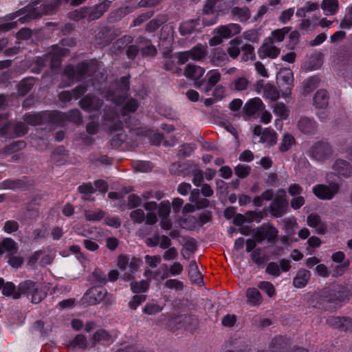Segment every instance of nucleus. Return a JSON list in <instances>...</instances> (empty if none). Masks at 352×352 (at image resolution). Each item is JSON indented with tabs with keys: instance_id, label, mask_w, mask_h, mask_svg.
Here are the masks:
<instances>
[{
	"instance_id": "f257e3e1",
	"label": "nucleus",
	"mask_w": 352,
	"mask_h": 352,
	"mask_svg": "<svg viewBox=\"0 0 352 352\" xmlns=\"http://www.w3.org/2000/svg\"><path fill=\"white\" fill-rule=\"evenodd\" d=\"M318 299V305L316 307L328 310L327 305L328 303L341 302L348 298L349 292L344 287L336 286L324 287L316 293Z\"/></svg>"
},
{
	"instance_id": "f03ea898",
	"label": "nucleus",
	"mask_w": 352,
	"mask_h": 352,
	"mask_svg": "<svg viewBox=\"0 0 352 352\" xmlns=\"http://www.w3.org/2000/svg\"><path fill=\"white\" fill-rule=\"evenodd\" d=\"M21 296H30L31 302L34 304L39 303L45 297L37 283L32 280H25L19 284L17 294H15L14 299H19Z\"/></svg>"
},
{
	"instance_id": "7ed1b4c3",
	"label": "nucleus",
	"mask_w": 352,
	"mask_h": 352,
	"mask_svg": "<svg viewBox=\"0 0 352 352\" xmlns=\"http://www.w3.org/2000/svg\"><path fill=\"white\" fill-rule=\"evenodd\" d=\"M289 208L286 192L284 189H279L268 207L270 215L274 218H280L287 213Z\"/></svg>"
},
{
	"instance_id": "20e7f679",
	"label": "nucleus",
	"mask_w": 352,
	"mask_h": 352,
	"mask_svg": "<svg viewBox=\"0 0 352 352\" xmlns=\"http://www.w3.org/2000/svg\"><path fill=\"white\" fill-rule=\"evenodd\" d=\"M89 66L90 65L87 60H82L76 65L69 64L64 68L63 74L70 80L80 82L87 74Z\"/></svg>"
},
{
	"instance_id": "39448f33",
	"label": "nucleus",
	"mask_w": 352,
	"mask_h": 352,
	"mask_svg": "<svg viewBox=\"0 0 352 352\" xmlns=\"http://www.w3.org/2000/svg\"><path fill=\"white\" fill-rule=\"evenodd\" d=\"M107 294L103 287L94 286L89 288L83 295L81 301L83 305H94L100 303Z\"/></svg>"
},
{
	"instance_id": "423d86ee",
	"label": "nucleus",
	"mask_w": 352,
	"mask_h": 352,
	"mask_svg": "<svg viewBox=\"0 0 352 352\" xmlns=\"http://www.w3.org/2000/svg\"><path fill=\"white\" fill-rule=\"evenodd\" d=\"M340 186L336 183H332L329 186L320 184L312 188L314 195L321 200H331L338 192Z\"/></svg>"
},
{
	"instance_id": "0eeeda50",
	"label": "nucleus",
	"mask_w": 352,
	"mask_h": 352,
	"mask_svg": "<svg viewBox=\"0 0 352 352\" xmlns=\"http://www.w3.org/2000/svg\"><path fill=\"white\" fill-rule=\"evenodd\" d=\"M204 73V68L193 64H188L184 71L186 77L193 80L195 87L198 89L204 85L205 78H202Z\"/></svg>"
},
{
	"instance_id": "6e6552de",
	"label": "nucleus",
	"mask_w": 352,
	"mask_h": 352,
	"mask_svg": "<svg viewBox=\"0 0 352 352\" xmlns=\"http://www.w3.org/2000/svg\"><path fill=\"white\" fill-rule=\"evenodd\" d=\"M279 85L278 87L284 97L289 96L292 90L294 75L293 72L289 69H285L281 71L279 74Z\"/></svg>"
},
{
	"instance_id": "1a4fd4ad",
	"label": "nucleus",
	"mask_w": 352,
	"mask_h": 352,
	"mask_svg": "<svg viewBox=\"0 0 352 352\" xmlns=\"http://www.w3.org/2000/svg\"><path fill=\"white\" fill-rule=\"evenodd\" d=\"M311 153L313 158L323 161L327 160L331 155L332 148L329 143L319 141L312 146Z\"/></svg>"
},
{
	"instance_id": "9d476101",
	"label": "nucleus",
	"mask_w": 352,
	"mask_h": 352,
	"mask_svg": "<svg viewBox=\"0 0 352 352\" xmlns=\"http://www.w3.org/2000/svg\"><path fill=\"white\" fill-rule=\"evenodd\" d=\"M103 101L98 96L87 94L79 101L80 108L87 112L98 111L102 106Z\"/></svg>"
},
{
	"instance_id": "9b49d317",
	"label": "nucleus",
	"mask_w": 352,
	"mask_h": 352,
	"mask_svg": "<svg viewBox=\"0 0 352 352\" xmlns=\"http://www.w3.org/2000/svg\"><path fill=\"white\" fill-rule=\"evenodd\" d=\"M194 166V163L190 160L184 162H176L170 164L169 171L172 175L185 177L191 175L192 168Z\"/></svg>"
},
{
	"instance_id": "f8f14e48",
	"label": "nucleus",
	"mask_w": 352,
	"mask_h": 352,
	"mask_svg": "<svg viewBox=\"0 0 352 352\" xmlns=\"http://www.w3.org/2000/svg\"><path fill=\"white\" fill-rule=\"evenodd\" d=\"M291 345L290 339L283 336H276L270 342L269 349L271 352H289Z\"/></svg>"
},
{
	"instance_id": "ddd939ff",
	"label": "nucleus",
	"mask_w": 352,
	"mask_h": 352,
	"mask_svg": "<svg viewBox=\"0 0 352 352\" xmlns=\"http://www.w3.org/2000/svg\"><path fill=\"white\" fill-rule=\"evenodd\" d=\"M265 105L259 98H254L246 102L243 108V113L245 116H252L262 111Z\"/></svg>"
},
{
	"instance_id": "4468645a",
	"label": "nucleus",
	"mask_w": 352,
	"mask_h": 352,
	"mask_svg": "<svg viewBox=\"0 0 352 352\" xmlns=\"http://www.w3.org/2000/svg\"><path fill=\"white\" fill-rule=\"evenodd\" d=\"M278 234V230L274 226L267 224L265 228H258L256 238L258 241L265 239L270 243H274L277 239Z\"/></svg>"
},
{
	"instance_id": "2eb2a0df",
	"label": "nucleus",
	"mask_w": 352,
	"mask_h": 352,
	"mask_svg": "<svg viewBox=\"0 0 352 352\" xmlns=\"http://www.w3.org/2000/svg\"><path fill=\"white\" fill-rule=\"evenodd\" d=\"M329 324L343 331H352V318L346 316H333L328 320Z\"/></svg>"
},
{
	"instance_id": "dca6fc26",
	"label": "nucleus",
	"mask_w": 352,
	"mask_h": 352,
	"mask_svg": "<svg viewBox=\"0 0 352 352\" xmlns=\"http://www.w3.org/2000/svg\"><path fill=\"white\" fill-rule=\"evenodd\" d=\"M298 128L304 134L312 135L316 131L317 123L313 118L302 116L298 122Z\"/></svg>"
},
{
	"instance_id": "f3484780",
	"label": "nucleus",
	"mask_w": 352,
	"mask_h": 352,
	"mask_svg": "<svg viewBox=\"0 0 352 352\" xmlns=\"http://www.w3.org/2000/svg\"><path fill=\"white\" fill-rule=\"evenodd\" d=\"M111 4V1L104 0L93 7H89V21H94L100 18L104 13L108 10Z\"/></svg>"
},
{
	"instance_id": "a211bd4d",
	"label": "nucleus",
	"mask_w": 352,
	"mask_h": 352,
	"mask_svg": "<svg viewBox=\"0 0 352 352\" xmlns=\"http://www.w3.org/2000/svg\"><path fill=\"white\" fill-rule=\"evenodd\" d=\"M280 52V50L273 45L272 43H264L258 50L260 58H276Z\"/></svg>"
},
{
	"instance_id": "6ab92c4d",
	"label": "nucleus",
	"mask_w": 352,
	"mask_h": 352,
	"mask_svg": "<svg viewBox=\"0 0 352 352\" xmlns=\"http://www.w3.org/2000/svg\"><path fill=\"white\" fill-rule=\"evenodd\" d=\"M137 6L133 5H125L112 11L109 16L110 22H116L124 18L125 16L132 13Z\"/></svg>"
},
{
	"instance_id": "aec40b11",
	"label": "nucleus",
	"mask_w": 352,
	"mask_h": 352,
	"mask_svg": "<svg viewBox=\"0 0 352 352\" xmlns=\"http://www.w3.org/2000/svg\"><path fill=\"white\" fill-rule=\"evenodd\" d=\"M45 124L63 125L65 113L58 111H44Z\"/></svg>"
},
{
	"instance_id": "412c9836",
	"label": "nucleus",
	"mask_w": 352,
	"mask_h": 352,
	"mask_svg": "<svg viewBox=\"0 0 352 352\" xmlns=\"http://www.w3.org/2000/svg\"><path fill=\"white\" fill-rule=\"evenodd\" d=\"M311 272L306 269L300 268L293 278V285L298 289L304 288L311 278Z\"/></svg>"
},
{
	"instance_id": "4be33fe9",
	"label": "nucleus",
	"mask_w": 352,
	"mask_h": 352,
	"mask_svg": "<svg viewBox=\"0 0 352 352\" xmlns=\"http://www.w3.org/2000/svg\"><path fill=\"white\" fill-rule=\"evenodd\" d=\"M333 169L339 175L349 177L352 175V166L347 161L338 159L333 165Z\"/></svg>"
},
{
	"instance_id": "5701e85b",
	"label": "nucleus",
	"mask_w": 352,
	"mask_h": 352,
	"mask_svg": "<svg viewBox=\"0 0 352 352\" xmlns=\"http://www.w3.org/2000/svg\"><path fill=\"white\" fill-rule=\"evenodd\" d=\"M61 3V0H43L38 3L40 4L41 11L38 14H50L54 13Z\"/></svg>"
},
{
	"instance_id": "b1692460",
	"label": "nucleus",
	"mask_w": 352,
	"mask_h": 352,
	"mask_svg": "<svg viewBox=\"0 0 352 352\" xmlns=\"http://www.w3.org/2000/svg\"><path fill=\"white\" fill-rule=\"evenodd\" d=\"M28 184L23 179H7L0 183V189L6 190H16L20 189L22 190H26Z\"/></svg>"
},
{
	"instance_id": "393cba45",
	"label": "nucleus",
	"mask_w": 352,
	"mask_h": 352,
	"mask_svg": "<svg viewBox=\"0 0 352 352\" xmlns=\"http://www.w3.org/2000/svg\"><path fill=\"white\" fill-rule=\"evenodd\" d=\"M24 121L31 126H38L45 124L44 111L37 113H26L23 116Z\"/></svg>"
},
{
	"instance_id": "a878e982",
	"label": "nucleus",
	"mask_w": 352,
	"mask_h": 352,
	"mask_svg": "<svg viewBox=\"0 0 352 352\" xmlns=\"http://www.w3.org/2000/svg\"><path fill=\"white\" fill-rule=\"evenodd\" d=\"M329 95L325 89H319L313 98V104L316 108L324 109L328 105Z\"/></svg>"
},
{
	"instance_id": "bb28decb",
	"label": "nucleus",
	"mask_w": 352,
	"mask_h": 352,
	"mask_svg": "<svg viewBox=\"0 0 352 352\" xmlns=\"http://www.w3.org/2000/svg\"><path fill=\"white\" fill-rule=\"evenodd\" d=\"M248 303L252 306H259L263 302L261 292L255 287H250L245 293Z\"/></svg>"
},
{
	"instance_id": "cd10ccee",
	"label": "nucleus",
	"mask_w": 352,
	"mask_h": 352,
	"mask_svg": "<svg viewBox=\"0 0 352 352\" xmlns=\"http://www.w3.org/2000/svg\"><path fill=\"white\" fill-rule=\"evenodd\" d=\"M64 122H71L77 125L82 122V116L78 109H72L65 113Z\"/></svg>"
},
{
	"instance_id": "c85d7f7f",
	"label": "nucleus",
	"mask_w": 352,
	"mask_h": 352,
	"mask_svg": "<svg viewBox=\"0 0 352 352\" xmlns=\"http://www.w3.org/2000/svg\"><path fill=\"white\" fill-rule=\"evenodd\" d=\"M321 8L325 15H334L338 10L339 3L338 0H323Z\"/></svg>"
},
{
	"instance_id": "c756f323",
	"label": "nucleus",
	"mask_w": 352,
	"mask_h": 352,
	"mask_svg": "<svg viewBox=\"0 0 352 352\" xmlns=\"http://www.w3.org/2000/svg\"><path fill=\"white\" fill-rule=\"evenodd\" d=\"M36 205V200L34 198L25 204L24 216L26 219L34 220L38 217V209L35 207Z\"/></svg>"
},
{
	"instance_id": "7c9ffc66",
	"label": "nucleus",
	"mask_w": 352,
	"mask_h": 352,
	"mask_svg": "<svg viewBox=\"0 0 352 352\" xmlns=\"http://www.w3.org/2000/svg\"><path fill=\"white\" fill-rule=\"evenodd\" d=\"M231 12L234 16H237L242 23L248 21L251 16L250 10L246 6L242 8L234 7Z\"/></svg>"
},
{
	"instance_id": "2f4dec72",
	"label": "nucleus",
	"mask_w": 352,
	"mask_h": 352,
	"mask_svg": "<svg viewBox=\"0 0 352 352\" xmlns=\"http://www.w3.org/2000/svg\"><path fill=\"white\" fill-rule=\"evenodd\" d=\"M78 191L82 194V198L86 201H94L90 196L96 191L91 182L83 183L78 187Z\"/></svg>"
},
{
	"instance_id": "473e14b6",
	"label": "nucleus",
	"mask_w": 352,
	"mask_h": 352,
	"mask_svg": "<svg viewBox=\"0 0 352 352\" xmlns=\"http://www.w3.org/2000/svg\"><path fill=\"white\" fill-rule=\"evenodd\" d=\"M52 160L58 166H61L67 162V155L63 146H58L52 155Z\"/></svg>"
},
{
	"instance_id": "72a5a7b5",
	"label": "nucleus",
	"mask_w": 352,
	"mask_h": 352,
	"mask_svg": "<svg viewBox=\"0 0 352 352\" xmlns=\"http://www.w3.org/2000/svg\"><path fill=\"white\" fill-rule=\"evenodd\" d=\"M320 78L317 76L309 77L304 82L303 94L307 96L314 91L319 85Z\"/></svg>"
},
{
	"instance_id": "f704fd0d",
	"label": "nucleus",
	"mask_w": 352,
	"mask_h": 352,
	"mask_svg": "<svg viewBox=\"0 0 352 352\" xmlns=\"http://www.w3.org/2000/svg\"><path fill=\"white\" fill-rule=\"evenodd\" d=\"M34 85V80L33 78H23L18 85V91L22 96L28 94Z\"/></svg>"
},
{
	"instance_id": "c9c22d12",
	"label": "nucleus",
	"mask_w": 352,
	"mask_h": 352,
	"mask_svg": "<svg viewBox=\"0 0 352 352\" xmlns=\"http://www.w3.org/2000/svg\"><path fill=\"white\" fill-rule=\"evenodd\" d=\"M212 219V212L210 210H206L204 212L198 214L197 218L192 217L190 221H193V223H197L199 227L210 222Z\"/></svg>"
},
{
	"instance_id": "e433bc0d",
	"label": "nucleus",
	"mask_w": 352,
	"mask_h": 352,
	"mask_svg": "<svg viewBox=\"0 0 352 352\" xmlns=\"http://www.w3.org/2000/svg\"><path fill=\"white\" fill-rule=\"evenodd\" d=\"M197 21L190 20L182 23L179 27V32L182 36H186L192 34L196 28Z\"/></svg>"
},
{
	"instance_id": "4c0bfd02",
	"label": "nucleus",
	"mask_w": 352,
	"mask_h": 352,
	"mask_svg": "<svg viewBox=\"0 0 352 352\" xmlns=\"http://www.w3.org/2000/svg\"><path fill=\"white\" fill-rule=\"evenodd\" d=\"M69 16L74 21H80L82 19H87L89 21V7L85 6L72 11L69 13Z\"/></svg>"
},
{
	"instance_id": "58836bf2",
	"label": "nucleus",
	"mask_w": 352,
	"mask_h": 352,
	"mask_svg": "<svg viewBox=\"0 0 352 352\" xmlns=\"http://www.w3.org/2000/svg\"><path fill=\"white\" fill-rule=\"evenodd\" d=\"M228 60V55L221 48H217L213 52L212 60L214 65L219 66L226 63Z\"/></svg>"
},
{
	"instance_id": "ea45409f",
	"label": "nucleus",
	"mask_w": 352,
	"mask_h": 352,
	"mask_svg": "<svg viewBox=\"0 0 352 352\" xmlns=\"http://www.w3.org/2000/svg\"><path fill=\"white\" fill-rule=\"evenodd\" d=\"M131 290L134 294H140L146 292L149 288L148 282L145 280L140 281H132L130 283Z\"/></svg>"
},
{
	"instance_id": "a19ab883",
	"label": "nucleus",
	"mask_w": 352,
	"mask_h": 352,
	"mask_svg": "<svg viewBox=\"0 0 352 352\" xmlns=\"http://www.w3.org/2000/svg\"><path fill=\"white\" fill-rule=\"evenodd\" d=\"M263 142H267L270 146L276 143L277 134L274 129L266 128L263 130V135L261 137Z\"/></svg>"
},
{
	"instance_id": "79ce46f5",
	"label": "nucleus",
	"mask_w": 352,
	"mask_h": 352,
	"mask_svg": "<svg viewBox=\"0 0 352 352\" xmlns=\"http://www.w3.org/2000/svg\"><path fill=\"white\" fill-rule=\"evenodd\" d=\"M195 149L196 146L195 144L184 143L179 146L177 155L182 157H190Z\"/></svg>"
},
{
	"instance_id": "37998d69",
	"label": "nucleus",
	"mask_w": 352,
	"mask_h": 352,
	"mask_svg": "<svg viewBox=\"0 0 352 352\" xmlns=\"http://www.w3.org/2000/svg\"><path fill=\"white\" fill-rule=\"evenodd\" d=\"M263 96L272 101H276L279 98V92L275 86L267 84L264 87Z\"/></svg>"
},
{
	"instance_id": "c03bdc74",
	"label": "nucleus",
	"mask_w": 352,
	"mask_h": 352,
	"mask_svg": "<svg viewBox=\"0 0 352 352\" xmlns=\"http://www.w3.org/2000/svg\"><path fill=\"white\" fill-rule=\"evenodd\" d=\"M294 143L295 139L292 135L289 133L285 134L279 146L280 151L282 153L288 151Z\"/></svg>"
},
{
	"instance_id": "a18cd8bd",
	"label": "nucleus",
	"mask_w": 352,
	"mask_h": 352,
	"mask_svg": "<svg viewBox=\"0 0 352 352\" xmlns=\"http://www.w3.org/2000/svg\"><path fill=\"white\" fill-rule=\"evenodd\" d=\"M257 287L261 290L265 292L270 298H272L276 296V289L271 282L265 280L260 281L258 283Z\"/></svg>"
},
{
	"instance_id": "49530a36",
	"label": "nucleus",
	"mask_w": 352,
	"mask_h": 352,
	"mask_svg": "<svg viewBox=\"0 0 352 352\" xmlns=\"http://www.w3.org/2000/svg\"><path fill=\"white\" fill-rule=\"evenodd\" d=\"M85 217L87 221H99L104 218V212L101 209L97 210H85Z\"/></svg>"
},
{
	"instance_id": "de8ad7c7",
	"label": "nucleus",
	"mask_w": 352,
	"mask_h": 352,
	"mask_svg": "<svg viewBox=\"0 0 352 352\" xmlns=\"http://www.w3.org/2000/svg\"><path fill=\"white\" fill-rule=\"evenodd\" d=\"M146 45L140 49L141 54L143 57H153L157 53V50L155 45L151 43V40H146Z\"/></svg>"
},
{
	"instance_id": "09e8293b",
	"label": "nucleus",
	"mask_w": 352,
	"mask_h": 352,
	"mask_svg": "<svg viewBox=\"0 0 352 352\" xmlns=\"http://www.w3.org/2000/svg\"><path fill=\"white\" fill-rule=\"evenodd\" d=\"M166 19L164 16H157L147 23L146 30L149 32H155L164 23Z\"/></svg>"
},
{
	"instance_id": "8fccbe9b",
	"label": "nucleus",
	"mask_w": 352,
	"mask_h": 352,
	"mask_svg": "<svg viewBox=\"0 0 352 352\" xmlns=\"http://www.w3.org/2000/svg\"><path fill=\"white\" fill-rule=\"evenodd\" d=\"M191 175H193V178L192 179L193 184L197 187L201 186L202 185V182H204L203 170L199 169L197 165L195 164L192 168Z\"/></svg>"
},
{
	"instance_id": "3c124183",
	"label": "nucleus",
	"mask_w": 352,
	"mask_h": 352,
	"mask_svg": "<svg viewBox=\"0 0 352 352\" xmlns=\"http://www.w3.org/2000/svg\"><path fill=\"white\" fill-rule=\"evenodd\" d=\"M242 60L243 61H248L249 60H254L256 56L254 54V48L250 44H245L241 47Z\"/></svg>"
},
{
	"instance_id": "603ef678",
	"label": "nucleus",
	"mask_w": 352,
	"mask_h": 352,
	"mask_svg": "<svg viewBox=\"0 0 352 352\" xmlns=\"http://www.w3.org/2000/svg\"><path fill=\"white\" fill-rule=\"evenodd\" d=\"M69 345L73 348L85 349L87 346V338L84 335L78 334L70 342Z\"/></svg>"
},
{
	"instance_id": "864d4df0",
	"label": "nucleus",
	"mask_w": 352,
	"mask_h": 352,
	"mask_svg": "<svg viewBox=\"0 0 352 352\" xmlns=\"http://www.w3.org/2000/svg\"><path fill=\"white\" fill-rule=\"evenodd\" d=\"M164 135L162 133H155L149 138V142L151 145L159 146L163 142L165 146H169L167 140L164 141Z\"/></svg>"
},
{
	"instance_id": "5fc2aeb1",
	"label": "nucleus",
	"mask_w": 352,
	"mask_h": 352,
	"mask_svg": "<svg viewBox=\"0 0 352 352\" xmlns=\"http://www.w3.org/2000/svg\"><path fill=\"white\" fill-rule=\"evenodd\" d=\"M130 74L125 76H122L116 82V87L122 92L126 93L130 88Z\"/></svg>"
},
{
	"instance_id": "6e6d98bb",
	"label": "nucleus",
	"mask_w": 352,
	"mask_h": 352,
	"mask_svg": "<svg viewBox=\"0 0 352 352\" xmlns=\"http://www.w3.org/2000/svg\"><path fill=\"white\" fill-rule=\"evenodd\" d=\"M111 340V335L105 329H100L97 330L93 335V340L94 342H109Z\"/></svg>"
},
{
	"instance_id": "4d7b16f0",
	"label": "nucleus",
	"mask_w": 352,
	"mask_h": 352,
	"mask_svg": "<svg viewBox=\"0 0 352 352\" xmlns=\"http://www.w3.org/2000/svg\"><path fill=\"white\" fill-rule=\"evenodd\" d=\"M170 213V203L168 200L160 202L158 207V215L161 218H166Z\"/></svg>"
},
{
	"instance_id": "13d9d810",
	"label": "nucleus",
	"mask_w": 352,
	"mask_h": 352,
	"mask_svg": "<svg viewBox=\"0 0 352 352\" xmlns=\"http://www.w3.org/2000/svg\"><path fill=\"white\" fill-rule=\"evenodd\" d=\"M92 277L94 282L98 283V286L103 287L107 281L104 273L100 269H95L92 273Z\"/></svg>"
},
{
	"instance_id": "bf43d9fd",
	"label": "nucleus",
	"mask_w": 352,
	"mask_h": 352,
	"mask_svg": "<svg viewBox=\"0 0 352 352\" xmlns=\"http://www.w3.org/2000/svg\"><path fill=\"white\" fill-rule=\"evenodd\" d=\"M250 166L246 164H238L234 168L235 175L241 179L248 177L250 175Z\"/></svg>"
},
{
	"instance_id": "052dcab7",
	"label": "nucleus",
	"mask_w": 352,
	"mask_h": 352,
	"mask_svg": "<svg viewBox=\"0 0 352 352\" xmlns=\"http://www.w3.org/2000/svg\"><path fill=\"white\" fill-rule=\"evenodd\" d=\"M146 300V296L144 294L134 295L130 301L128 306L132 310H135L142 302Z\"/></svg>"
},
{
	"instance_id": "680f3d73",
	"label": "nucleus",
	"mask_w": 352,
	"mask_h": 352,
	"mask_svg": "<svg viewBox=\"0 0 352 352\" xmlns=\"http://www.w3.org/2000/svg\"><path fill=\"white\" fill-rule=\"evenodd\" d=\"M133 168L140 172L146 173L151 170L153 166L149 161H136L133 163Z\"/></svg>"
},
{
	"instance_id": "e2e57ef3",
	"label": "nucleus",
	"mask_w": 352,
	"mask_h": 352,
	"mask_svg": "<svg viewBox=\"0 0 352 352\" xmlns=\"http://www.w3.org/2000/svg\"><path fill=\"white\" fill-rule=\"evenodd\" d=\"M2 294L7 297H12L14 299L15 294H17V287L12 282H6L2 289Z\"/></svg>"
},
{
	"instance_id": "0e129e2a",
	"label": "nucleus",
	"mask_w": 352,
	"mask_h": 352,
	"mask_svg": "<svg viewBox=\"0 0 352 352\" xmlns=\"http://www.w3.org/2000/svg\"><path fill=\"white\" fill-rule=\"evenodd\" d=\"M260 248L255 249L251 254L252 261L258 266H263L267 258L265 256H261Z\"/></svg>"
},
{
	"instance_id": "69168bd1",
	"label": "nucleus",
	"mask_w": 352,
	"mask_h": 352,
	"mask_svg": "<svg viewBox=\"0 0 352 352\" xmlns=\"http://www.w3.org/2000/svg\"><path fill=\"white\" fill-rule=\"evenodd\" d=\"M26 146V143L23 140H18L12 142L6 147V151L8 153H12L17 152Z\"/></svg>"
},
{
	"instance_id": "338daca9",
	"label": "nucleus",
	"mask_w": 352,
	"mask_h": 352,
	"mask_svg": "<svg viewBox=\"0 0 352 352\" xmlns=\"http://www.w3.org/2000/svg\"><path fill=\"white\" fill-rule=\"evenodd\" d=\"M13 131L16 137H23L28 133L29 128L24 122H19L14 126Z\"/></svg>"
},
{
	"instance_id": "774afa93",
	"label": "nucleus",
	"mask_w": 352,
	"mask_h": 352,
	"mask_svg": "<svg viewBox=\"0 0 352 352\" xmlns=\"http://www.w3.org/2000/svg\"><path fill=\"white\" fill-rule=\"evenodd\" d=\"M162 307L157 303H147L142 309L143 313L148 315H154L160 313Z\"/></svg>"
}]
</instances>
